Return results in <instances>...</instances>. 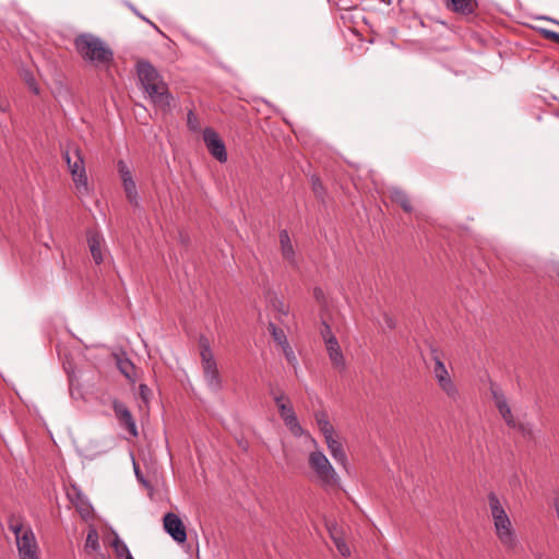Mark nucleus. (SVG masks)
Masks as SVG:
<instances>
[{"label":"nucleus","instance_id":"nucleus-1","mask_svg":"<svg viewBox=\"0 0 559 559\" xmlns=\"http://www.w3.org/2000/svg\"><path fill=\"white\" fill-rule=\"evenodd\" d=\"M138 76L153 105L163 112L170 111L173 96L156 69L146 61L138 63Z\"/></svg>","mask_w":559,"mask_h":559},{"label":"nucleus","instance_id":"nucleus-2","mask_svg":"<svg viewBox=\"0 0 559 559\" xmlns=\"http://www.w3.org/2000/svg\"><path fill=\"white\" fill-rule=\"evenodd\" d=\"M488 507L493 524L495 535L509 551H514L520 546L516 531L506 510V503L495 493L488 495Z\"/></svg>","mask_w":559,"mask_h":559},{"label":"nucleus","instance_id":"nucleus-3","mask_svg":"<svg viewBox=\"0 0 559 559\" xmlns=\"http://www.w3.org/2000/svg\"><path fill=\"white\" fill-rule=\"evenodd\" d=\"M74 47L83 60L95 66H106L112 61L111 49L93 34L85 33L76 36Z\"/></svg>","mask_w":559,"mask_h":559},{"label":"nucleus","instance_id":"nucleus-4","mask_svg":"<svg viewBox=\"0 0 559 559\" xmlns=\"http://www.w3.org/2000/svg\"><path fill=\"white\" fill-rule=\"evenodd\" d=\"M9 530L14 534L17 559H41L40 547L31 525L11 519Z\"/></svg>","mask_w":559,"mask_h":559},{"label":"nucleus","instance_id":"nucleus-5","mask_svg":"<svg viewBox=\"0 0 559 559\" xmlns=\"http://www.w3.org/2000/svg\"><path fill=\"white\" fill-rule=\"evenodd\" d=\"M312 448L308 455V465L312 471L317 481L324 488H335L340 486V476L329 461L328 456L317 447L309 443Z\"/></svg>","mask_w":559,"mask_h":559},{"label":"nucleus","instance_id":"nucleus-6","mask_svg":"<svg viewBox=\"0 0 559 559\" xmlns=\"http://www.w3.org/2000/svg\"><path fill=\"white\" fill-rule=\"evenodd\" d=\"M63 158L74 182L75 192L80 198L90 195L91 188L85 169L84 158L76 146H68L63 152Z\"/></svg>","mask_w":559,"mask_h":559},{"label":"nucleus","instance_id":"nucleus-7","mask_svg":"<svg viewBox=\"0 0 559 559\" xmlns=\"http://www.w3.org/2000/svg\"><path fill=\"white\" fill-rule=\"evenodd\" d=\"M201 364L206 385L214 392L221 391L222 379L217 369V364L206 340L201 341Z\"/></svg>","mask_w":559,"mask_h":559},{"label":"nucleus","instance_id":"nucleus-8","mask_svg":"<svg viewBox=\"0 0 559 559\" xmlns=\"http://www.w3.org/2000/svg\"><path fill=\"white\" fill-rule=\"evenodd\" d=\"M277 409L282 420L294 437H305L308 443L317 447V440L299 424L290 401L286 404H281Z\"/></svg>","mask_w":559,"mask_h":559},{"label":"nucleus","instance_id":"nucleus-9","mask_svg":"<svg viewBox=\"0 0 559 559\" xmlns=\"http://www.w3.org/2000/svg\"><path fill=\"white\" fill-rule=\"evenodd\" d=\"M203 141L209 153L219 163H226L228 159L225 143L219 138L218 133L212 128L203 130Z\"/></svg>","mask_w":559,"mask_h":559},{"label":"nucleus","instance_id":"nucleus-10","mask_svg":"<svg viewBox=\"0 0 559 559\" xmlns=\"http://www.w3.org/2000/svg\"><path fill=\"white\" fill-rule=\"evenodd\" d=\"M490 391H491V396L495 402V405H496L500 416L507 424V426L510 428H516L518 423L512 414L511 407H510L508 400H507L506 395L503 394V392L498 386H496L493 384L491 385Z\"/></svg>","mask_w":559,"mask_h":559},{"label":"nucleus","instance_id":"nucleus-11","mask_svg":"<svg viewBox=\"0 0 559 559\" xmlns=\"http://www.w3.org/2000/svg\"><path fill=\"white\" fill-rule=\"evenodd\" d=\"M164 528L177 543H185L187 539L186 527L180 518L175 513H167L164 516Z\"/></svg>","mask_w":559,"mask_h":559},{"label":"nucleus","instance_id":"nucleus-12","mask_svg":"<svg viewBox=\"0 0 559 559\" xmlns=\"http://www.w3.org/2000/svg\"><path fill=\"white\" fill-rule=\"evenodd\" d=\"M112 408L119 423L126 427V429L134 437L138 436L136 425L132 414L126 404L115 400L112 402Z\"/></svg>","mask_w":559,"mask_h":559},{"label":"nucleus","instance_id":"nucleus-13","mask_svg":"<svg viewBox=\"0 0 559 559\" xmlns=\"http://www.w3.org/2000/svg\"><path fill=\"white\" fill-rule=\"evenodd\" d=\"M324 344L332 365L343 370L345 368V358L336 337L334 335H328Z\"/></svg>","mask_w":559,"mask_h":559},{"label":"nucleus","instance_id":"nucleus-14","mask_svg":"<svg viewBox=\"0 0 559 559\" xmlns=\"http://www.w3.org/2000/svg\"><path fill=\"white\" fill-rule=\"evenodd\" d=\"M87 243L93 257V260L96 264H100L104 261L103 254V245L104 238L103 236L95 230H90L87 233Z\"/></svg>","mask_w":559,"mask_h":559},{"label":"nucleus","instance_id":"nucleus-15","mask_svg":"<svg viewBox=\"0 0 559 559\" xmlns=\"http://www.w3.org/2000/svg\"><path fill=\"white\" fill-rule=\"evenodd\" d=\"M325 444L333 460L337 464H340L345 471H347L348 459L342 442L338 440V437L328 440Z\"/></svg>","mask_w":559,"mask_h":559},{"label":"nucleus","instance_id":"nucleus-16","mask_svg":"<svg viewBox=\"0 0 559 559\" xmlns=\"http://www.w3.org/2000/svg\"><path fill=\"white\" fill-rule=\"evenodd\" d=\"M117 368L120 370V372L130 381L135 382L136 374H135V366L133 362L128 358L127 354L124 352L114 354Z\"/></svg>","mask_w":559,"mask_h":559},{"label":"nucleus","instance_id":"nucleus-17","mask_svg":"<svg viewBox=\"0 0 559 559\" xmlns=\"http://www.w3.org/2000/svg\"><path fill=\"white\" fill-rule=\"evenodd\" d=\"M278 237H280L281 252H282L283 259L285 261H287L289 264L295 265L296 264V253H295L294 245L288 235V231L285 229L281 230Z\"/></svg>","mask_w":559,"mask_h":559},{"label":"nucleus","instance_id":"nucleus-18","mask_svg":"<svg viewBox=\"0 0 559 559\" xmlns=\"http://www.w3.org/2000/svg\"><path fill=\"white\" fill-rule=\"evenodd\" d=\"M445 5L456 13L467 15L474 13L477 0H445Z\"/></svg>","mask_w":559,"mask_h":559},{"label":"nucleus","instance_id":"nucleus-19","mask_svg":"<svg viewBox=\"0 0 559 559\" xmlns=\"http://www.w3.org/2000/svg\"><path fill=\"white\" fill-rule=\"evenodd\" d=\"M100 550L99 536L96 528L91 527L87 532L84 551L86 555L96 554Z\"/></svg>","mask_w":559,"mask_h":559},{"label":"nucleus","instance_id":"nucleus-20","mask_svg":"<svg viewBox=\"0 0 559 559\" xmlns=\"http://www.w3.org/2000/svg\"><path fill=\"white\" fill-rule=\"evenodd\" d=\"M433 361H435V366H433L432 371H433V376L437 380L438 385L452 379L445 365L441 361V359L439 358V356L437 354H435V356H433Z\"/></svg>","mask_w":559,"mask_h":559},{"label":"nucleus","instance_id":"nucleus-21","mask_svg":"<svg viewBox=\"0 0 559 559\" xmlns=\"http://www.w3.org/2000/svg\"><path fill=\"white\" fill-rule=\"evenodd\" d=\"M390 197L391 200L400 204L405 212L412 211V203L404 191L394 188L390 191Z\"/></svg>","mask_w":559,"mask_h":559},{"label":"nucleus","instance_id":"nucleus-22","mask_svg":"<svg viewBox=\"0 0 559 559\" xmlns=\"http://www.w3.org/2000/svg\"><path fill=\"white\" fill-rule=\"evenodd\" d=\"M439 388L451 401L456 402L460 400L461 394L453 379H450L447 382L439 384Z\"/></svg>","mask_w":559,"mask_h":559},{"label":"nucleus","instance_id":"nucleus-23","mask_svg":"<svg viewBox=\"0 0 559 559\" xmlns=\"http://www.w3.org/2000/svg\"><path fill=\"white\" fill-rule=\"evenodd\" d=\"M122 186H123V189H124V192H126V195H127V199L129 200V202L134 205H138L139 204V195H138L136 185H135L133 178L124 180L122 182Z\"/></svg>","mask_w":559,"mask_h":559},{"label":"nucleus","instance_id":"nucleus-24","mask_svg":"<svg viewBox=\"0 0 559 559\" xmlns=\"http://www.w3.org/2000/svg\"><path fill=\"white\" fill-rule=\"evenodd\" d=\"M115 550L117 559H121L131 554L126 543L116 534L110 543Z\"/></svg>","mask_w":559,"mask_h":559},{"label":"nucleus","instance_id":"nucleus-25","mask_svg":"<svg viewBox=\"0 0 559 559\" xmlns=\"http://www.w3.org/2000/svg\"><path fill=\"white\" fill-rule=\"evenodd\" d=\"M269 330L273 336V340L280 345L283 346L284 344L288 343L286 334L283 330L276 328L274 323H270Z\"/></svg>","mask_w":559,"mask_h":559},{"label":"nucleus","instance_id":"nucleus-26","mask_svg":"<svg viewBox=\"0 0 559 559\" xmlns=\"http://www.w3.org/2000/svg\"><path fill=\"white\" fill-rule=\"evenodd\" d=\"M332 538L334 546L343 557L350 555V548L342 537L333 536Z\"/></svg>","mask_w":559,"mask_h":559},{"label":"nucleus","instance_id":"nucleus-27","mask_svg":"<svg viewBox=\"0 0 559 559\" xmlns=\"http://www.w3.org/2000/svg\"><path fill=\"white\" fill-rule=\"evenodd\" d=\"M281 347H282L283 354H284L286 360L288 361V364L292 365L294 368H296L298 360H297V357H296L292 346L288 343H286Z\"/></svg>","mask_w":559,"mask_h":559},{"label":"nucleus","instance_id":"nucleus-28","mask_svg":"<svg viewBox=\"0 0 559 559\" xmlns=\"http://www.w3.org/2000/svg\"><path fill=\"white\" fill-rule=\"evenodd\" d=\"M319 430L323 435L325 442L337 437V433L331 423L322 425L321 427H319Z\"/></svg>","mask_w":559,"mask_h":559},{"label":"nucleus","instance_id":"nucleus-29","mask_svg":"<svg viewBox=\"0 0 559 559\" xmlns=\"http://www.w3.org/2000/svg\"><path fill=\"white\" fill-rule=\"evenodd\" d=\"M187 124L189 129L193 132L199 131L201 128L198 117L191 110L187 115Z\"/></svg>","mask_w":559,"mask_h":559},{"label":"nucleus","instance_id":"nucleus-30","mask_svg":"<svg viewBox=\"0 0 559 559\" xmlns=\"http://www.w3.org/2000/svg\"><path fill=\"white\" fill-rule=\"evenodd\" d=\"M118 173L121 177L122 182L128 179H132L131 170L129 169L128 165L123 160H119L118 164Z\"/></svg>","mask_w":559,"mask_h":559},{"label":"nucleus","instance_id":"nucleus-31","mask_svg":"<svg viewBox=\"0 0 559 559\" xmlns=\"http://www.w3.org/2000/svg\"><path fill=\"white\" fill-rule=\"evenodd\" d=\"M270 394L273 396V400L277 407H280L281 404H286L287 402H289V399L281 390L272 389L270 391Z\"/></svg>","mask_w":559,"mask_h":559},{"label":"nucleus","instance_id":"nucleus-32","mask_svg":"<svg viewBox=\"0 0 559 559\" xmlns=\"http://www.w3.org/2000/svg\"><path fill=\"white\" fill-rule=\"evenodd\" d=\"M24 80H25L26 84L28 85V87L32 90V92H34L35 94L39 93L37 82L32 73L25 72Z\"/></svg>","mask_w":559,"mask_h":559},{"label":"nucleus","instance_id":"nucleus-33","mask_svg":"<svg viewBox=\"0 0 559 559\" xmlns=\"http://www.w3.org/2000/svg\"><path fill=\"white\" fill-rule=\"evenodd\" d=\"M76 508H78L79 512L83 516H87L91 513V510H92L91 504L87 501H85L84 499H81V498H80V502L76 503Z\"/></svg>","mask_w":559,"mask_h":559},{"label":"nucleus","instance_id":"nucleus-34","mask_svg":"<svg viewBox=\"0 0 559 559\" xmlns=\"http://www.w3.org/2000/svg\"><path fill=\"white\" fill-rule=\"evenodd\" d=\"M314 420H316L318 428L321 427L322 425H325L326 423H330L328 414L324 411L316 412Z\"/></svg>","mask_w":559,"mask_h":559},{"label":"nucleus","instance_id":"nucleus-35","mask_svg":"<svg viewBox=\"0 0 559 559\" xmlns=\"http://www.w3.org/2000/svg\"><path fill=\"white\" fill-rule=\"evenodd\" d=\"M139 395L144 403H147L151 396V389L146 384H140Z\"/></svg>","mask_w":559,"mask_h":559},{"label":"nucleus","instance_id":"nucleus-36","mask_svg":"<svg viewBox=\"0 0 559 559\" xmlns=\"http://www.w3.org/2000/svg\"><path fill=\"white\" fill-rule=\"evenodd\" d=\"M384 324L388 329L392 330L395 328V321L392 317H390L388 313L383 314Z\"/></svg>","mask_w":559,"mask_h":559},{"label":"nucleus","instance_id":"nucleus-37","mask_svg":"<svg viewBox=\"0 0 559 559\" xmlns=\"http://www.w3.org/2000/svg\"><path fill=\"white\" fill-rule=\"evenodd\" d=\"M321 334H322V337H323V340H324V341H325V337H326L328 335H333V333H332L331 328H330V325H329V324L323 323V328H322V330H321Z\"/></svg>","mask_w":559,"mask_h":559},{"label":"nucleus","instance_id":"nucleus-38","mask_svg":"<svg viewBox=\"0 0 559 559\" xmlns=\"http://www.w3.org/2000/svg\"><path fill=\"white\" fill-rule=\"evenodd\" d=\"M545 34H546V36L548 38H551L555 41L559 43V34L558 33H555V32H551V31H546Z\"/></svg>","mask_w":559,"mask_h":559},{"label":"nucleus","instance_id":"nucleus-39","mask_svg":"<svg viewBox=\"0 0 559 559\" xmlns=\"http://www.w3.org/2000/svg\"><path fill=\"white\" fill-rule=\"evenodd\" d=\"M8 108V104L5 102L0 100V110L5 111Z\"/></svg>","mask_w":559,"mask_h":559},{"label":"nucleus","instance_id":"nucleus-40","mask_svg":"<svg viewBox=\"0 0 559 559\" xmlns=\"http://www.w3.org/2000/svg\"><path fill=\"white\" fill-rule=\"evenodd\" d=\"M313 189H314L316 192H318L319 186H317V180L313 181Z\"/></svg>","mask_w":559,"mask_h":559},{"label":"nucleus","instance_id":"nucleus-41","mask_svg":"<svg viewBox=\"0 0 559 559\" xmlns=\"http://www.w3.org/2000/svg\"><path fill=\"white\" fill-rule=\"evenodd\" d=\"M314 294H316V297L318 298V294H321V290L320 289H316Z\"/></svg>","mask_w":559,"mask_h":559},{"label":"nucleus","instance_id":"nucleus-42","mask_svg":"<svg viewBox=\"0 0 559 559\" xmlns=\"http://www.w3.org/2000/svg\"><path fill=\"white\" fill-rule=\"evenodd\" d=\"M134 12L138 14V16H141L142 19H144V17L141 15V13H138L135 10H134Z\"/></svg>","mask_w":559,"mask_h":559},{"label":"nucleus","instance_id":"nucleus-43","mask_svg":"<svg viewBox=\"0 0 559 559\" xmlns=\"http://www.w3.org/2000/svg\"><path fill=\"white\" fill-rule=\"evenodd\" d=\"M557 275H558V277H559V269H558Z\"/></svg>","mask_w":559,"mask_h":559}]
</instances>
